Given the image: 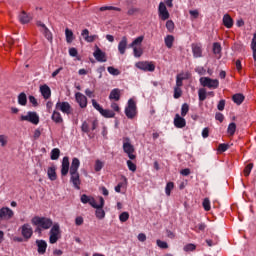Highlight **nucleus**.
<instances>
[{
	"label": "nucleus",
	"instance_id": "obj_50",
	"mask_svg": "<svg viewBox=\"0 0 256 256\" xmlns=\"http://www.w3.org/2000/svg\"><path fill=\"white\" fill-rule=\"evenodd\" d=\"M100 11H121V9L113 6H102L100 7Z\"/></svg>",
	"mask_w": 256,
	"mask_h": 256
},
{
	"label": "nucleus",
	"instance_id": "obj_48",
	"mask_svg": "<svg viewBox=\"0 0 256 256\" xmlns=\"http://www.w3.org/2000/svg\"><path fill=\"white\" fill-rule=\"evenodd\" d=\"M253 170V163L248 164L244 169L245 177H249L251 175V171Z\"/></svg>",
	"mask_w": 256,
	"mask_h": 256
},
{
	"label": "nucleus",
	"instance_id": "obj_33",
	"mask_svg": "<svg viewBox=\"0 0 256 256\" xmlns=\"http://www.w3.org/2000/svg\"><path fill=\"white\" fill-rule=\"evenodd\" d=\"M59 155H61V150H59V148H54L50 153V159L52 161H57V159H59Z\"/></svg>",
	"mask_w": 256,
	"mask_h": 256
},
{
	"label": "nucleus",
	"instance_id": "obj_22",
	"mask_svg": "<svg viewBox=\"0 0 256 256\" xmlns=\"http://www.w3.org/2000/svg\"><path fill=\"white\" fill-rule=\"evenodd\" d=\"M82 37L84 38V40L87 43H93V41H95V39H98L99 36L97 35H91L89 36V30L88 29H84L81 33Z\"/></svg>",
	"mask_w": 256,
	"mask_h": 256
},
{
	"label": "nucleus",
	"instance_id": "obj_58",
	"mask_svg": "<svg viewBox=\"0 0 256 256\" xmlns=\"http://www.w3.org/2000/svg\"><path fill=\"white\" fill-rule=\"evenodd\" d=\"M137 239L141 243H145V241H147V235H145V233H140L138 234Z\"/></svg>",
	"mask_w": 256,
	"mask_h": 256
},
{
	"label": "nucleus",
	"instance_id": "obj_6",
	"mask_svg": "<svg viewBox=\"0 0 256 256\" xmlns=\"http://www.w3.org/2000/svg\"><path fill=\"white\" fill-rule=\"evenodd\" d=\"M56 111H61L64 115H73V107L69 102L58 101L55 105Z\"/></svg>",
	"mask_w": 256,
	"mask_h": 256
},
{
	"label": "nucleus",
	"instance_id": "obj_43",
	"mask_svg": "<svg viewBox=\"0 0 256 256\" xmlns=\"http://www.w3.org/2000/svg\"><path fill=\"white\" fill-rule=\"evenodd\" d=\"M119 220L121 221V223H125V222L129 221V212H122L119 215Z\"/></svg>",
	"mask_w": 256,
	"mask_h": 256
},
{
	"label": "nucleus",
	"instance_id": "obj_46",
	"mask_svg": "<svg viewBox=\"0 0 256 256\" xmlns=\"http://www.w3.org/2000/svg\"><path fill=\"white\" fill-rule=\"evenodd\" d=\"M213 53H214V55L221 54V44H219L217 42L213 44Z\"/></svg>",
	"mask_w": 256,
	"mask_h": 256
},
{
	"label": "nucleus",
	"instance_id": "obj_29",
	"mask_svg": "<svg viewBox=\"0 0 256 256\" xmlns=\"http://www.w3.org/2000/svg\"><path fill=\"white\" fill-rule=\"evenodd\" d=\"M47 175L50 181H55L57 179V172L55 166L48 168Z\"/></svg>",
	"mask_w": 256,
	"mask_h": 256
},
{
	"label": "nucleus",
	"instance_id": "obj_37",
	"mask_svg": "<svg viewBox=\"0 0 256 256\" xmlns=\"http://www.w3.org/2000/svg\"><path fill=\"white\" fill-rule=\"evenodd\" d=\"M18 103L22 106L27 105V94H25V92H22L18 95Z\"/></svg>",
	"mask_w": 256,
	"mask_h": 256
},
{
	"label": "nucleus",
	"instance_id": "obj_14",
	"mask_svg": "<svg viewBox=\"0 0 256 256\" xmlns=\"http://www.w3.org/2000/svg\"><path fill=\"white\" fill-rule=\"evenodd\" d=\"M158 15L162 21H167V19H169V11L164 2H160L159 4Z\"/></svg>",
	"mask_w": 256,
	"mask_h": 256
},
{
	"label": "nucleus",
	"instance_id": "obj_11",
	"mask_svg": "<svg viewBox=\"0 0 256 256\" xmlns=\"http://www.w3.org/2000/svg\"><path fill=\"white\" fill-rule=\"evenodd\" d=\"M135 67H137V69H140L141 71H149L150 73H153V71H155V64H153V62H138L135 64Z\"/></svg>",
	"mask_w": 256,
	"mask_h": 256
},
{
	"label": "nucleus",
	"instance_id": "obj_41",
	"mask_svg": "<svg viewBox=\"0 0 256 256\" xmlns=\"http://www.w3.org/2000/svg\"><path fill=\"white\" fill-rule=\"evenodd\" d=\"M185 79V77L183 76V74H178L176 77V86L178 88L183 87V80Z\"/></svg>",
	"mask_w": 256,
	"mask_h": 256
},
{
	"label": "nucleus",
	"instance_id": "obj_18",
	"mask_svg": "<svg viewBox=\"0 0 256 256\" xmlns=\"http://www.w3.org/2000/svg\"><path fill=\"white\" fill-rule=\"evenodd\" d=\"M80 201L84 205H87V203H89V205H91V207H97V201L95 200V198L93 196H88L87 194H83L80 198Z\"/></svg>",
	"mask_w": 256,
	"mask_h": 256
},
{
	"label": "nucleus",
	"instance_id": "obj_53",
	"mask_svg": "<svg viewBox=\"0 0 256 256\" xmlns=\"http://www.w3.org/2000/svg\"><path fill=\"white\" fill-rule=\"evenodd\" d=\"M203 207H204L205 211H210L211 210V202L208 200V198L204 199Z\"/></svg>",
	"mask_w": 256,
	"mask_h": 256
},
{
	"label": "nucleus",
	"instance_id": "obj_54",
	"mask_svg": "<svg viewBox=\"0 0 256 256\" xmlns=\"http://www.w3.org/2000/svg\"><path fill=\"white\" fill-rule=\"evenodd\" d=\"M227 149H229V144H220L218 146L219 153H225V151H227Z\"/></svg>",
	"mask_w": 256,
	"mask_h": 256
},
{
	"label": "nucleus",
	"instance_id": "obj_31",
	"mask_svg": "<svg viewBox=\"0 0 256 256\" xmlns=\"http://www.w3.org/2000/svg\"><path fill=\"white\" fill-rule=\"evenodd\" d=\"M65 37H66V42L67 43H73L75 36L73 34V31L70 30L69 28L65 29Z\"/></svg>",
	"mask_w": 256,
	"mask_h": 256
},
{
	"label": "nucleus",
	"instance_id": "obj_19",
	"mask_svg": "<svg viewBox=\"0 0 256 256\" xmlns=\"http://www.w3.org/2000/svg\"><path fill=\"white\" fill-rule=\"evenodd\" d=\"M69 173V157L65 156L62 160L61 175L62 177L67 176Z\"/></svg>",
	"mask_w": 256,
	"mask_h": 256
},
{
	"label": "nucleus",
	"instance_id": "obj_34",
	"mask_svg": "<svg viewBox=\"0 0 256 256\" xmlns=\"http://www.w3.org/2000/svg\"><path fill=\"white\" fill-rule=\"evenodd\" d=\"M237 131V124H235V122H232L228 125L227 128V133L228 135H230L231 137H233V135H235V132Z\"/></svg>",
	"mask_w": 256,
	"mask_h": 256
},
{
	"label": "nucleus",
	"instance_id": "obj_5",
	"mask_svg": "<svg viewBox=\"0 0 256 256\" xmlns=\"http://www.w3.org/2000/svg\"><path fill=\"white\" fill-rule=\"evenodd\" d=\"M125 115L128 119H135L137 117V102L130 98L127 106L125 107Z\"/></svg>",
	"mask_w": 256,
	"mask_h": 256
},
{
	"label": "nucleus",
	"instance_id": "obj_24",
	"mask_svg": "<svg viewBox=\"0 0 256 256\" xmlns=\"http://www.w3.org/2000/svg\"><path fill=\"white\" fill-rule=\"evenodd\" d=\"M40 93L44 99L51 98V88H49L46 84L40 86Z\"/></svg>",
	"mask_w": 256,
	"mask_h": 256
},
{
	"label": "nucleus",
	"instance_id": "obj_35",
	"mask_svg": "<svg viewBox=\"0 0 256 256\" xmlns=\"http://www.w3.org/2000/svg\"><path fill=\"white\" fill-rule=\"evenodd\" d=\"M232 99L236 105H241V103L245 101V96H243V94H235L233 95Z\"/></svg>",
	"mask_w": 256,
	"mask_h": 256
},
{
	"label": "nucleus",
	"instance_id": "obj_44",
	"mask_svg": "<svg viewBox=\"0 0 256 256\" xmlns=\"http://www.w3.org/2000/svg\"><path fill=\"white\" fill-rule=\"evenodd\" d=\"M195 249H197V246H195V244H187L184 246L183 251H185L186 253H189L191 251H195Z\"/></svg>",
	"mask_w": 256,
	"mask_h": 256
},
{
	"label": "nucleus",
	"instance_id": "obj_7",
	"mask_svg": "<svg viewBox=\"0 0 256 256\" xmlns=\"http://www.w3.org/2000/svg\"><path fill=\"white\" fill-rule=\"evenodd\" d=\"M20 121H27L28 123H32V125H39V115L37 112H27L20 116Z\"/></svg>",
	"mask_w": 256,
	"mask_h": 256
},
{
	"label": "nucleus",
	"instance_id": "obj_64",
	"mask_svg": "<svg viewBox=\"0 0 256 256\" xmlns=\"http://www.w3.org/2000/svg\"><path fill=\"white\" fill-rule=\"evenodd\" d=\"M77 54H78V52H77V50L75 48H70L69 49V55L71 57H77Z\"/></svg>",
	"mask_w": 256,
	"mask_h": 256
},
{
	"label": "nucleus",
	"instance_id": "obj_39",
	"mask_svg": "<svg viewBox=\"0 0 256 256\" xmlns=\"http://www.w3.org/2000/svg\"><path fill=\"white\" fill-rule=\"evenodd\" d=\"M198 97L199 101H205V99H207V90H205V88L199 89Z\"/></svg>",
	"mask_w": 256,
	"mask_h": 256
},
{
	"label": "nucleus",
	"instance_id": "obj_13",
	"mask_svg": "<svg viewBox=\"0 0 256 256\" xmlns=\"http://www.w3.org/2000/svg\"><path fill=\"white\" fill-rule=\"evenodd\" d=\"M13 215H15V213L9 207H2L0 209V219L2 221H9V219H13Z\"/></svg>",
	"mask_w": 256,
	"mask_h": 256
},
{
	"label": "nucleus",
	"instance_id": "obj_45",
	"mask_svg": "<svg viewBox=\"0 0 256 256\" xmlns=\"http://www.w3.org/2000/svg\"><path fill=\"white\" fill-rule=\"evenodd\" d=\"M104 165L105 164L101 160H96L95 166H94L95 171L97 173H99V171H101V169H103Z\"/></svg>",
	"mask_w": 256,
	"mask_h": 256
},
{
	"label": "nucleus",
	"instance_id": "obj_12",
	"mask_svg": "<svg viewBox=\"0 0 256 256\" xmlns=\"http://www.w3.org/2000/svg\"><path fill=\"white\" fill-rule=\"evenodd\" d=\"M21 235L26 239V241H29L31 237H33V227H31V224H24L21 226Z\"/></svg>",
	"mask_w": 256,
	"mask_h": 256
},
{
	"label": "nucleus",
	"instance_id": "obj_60",
	"mask_svg": "<svg viewBox=\"0 0 256 256\" xmlns=\"http://www.w3.org/2000/svg\"><path fill=\"white\" fill-rule=\"evenodd\" d=\"M84 223V220L81 216H77L76 219H75V225H77L78 227L83 225Z\"/></svg>",
	"mask_w": 256,
	"mask_h": 256
},
{
	"label": "nucleus",
	"instance_id": "obj_63",
	"mask_svg": "<svg viewBox=\"0 0 256 256\" xmlns=\"http://www.w3.org/2000/svg\"><path fill=\"white\" fill-rule=\"evenodd\" d=\"M202 137L203 139H207V137H209V128H204L202 130Z\"/></svg>",
	"mask_w": 256,
	"mask_h": 256
},
{
	"label": "nucleus",
	"instance_id": "obj_52",
	"mask_svg": "<svg viewBox=\"0 0 256 256\" xmlns=\"http://www.w3.org/2000/svg\"><path fill=\"white\" fill-rule=\"evenodd\" d=\"M156 243L160 249H168L169 248V245L165 241L157 240Z\"/></svg>",
	"mask_w": 256,
	"mask_h": 256
},
{
	"label": "nucleus",
	"instance_id": "obj_2",
	"mask_svg": "<svg viewBox=\"0 0 256 256\" xmlns=\"http://www.w3.org/2000/svg\"><path fill=\"white\" fill-rule=\"evenodd\" d=\"M32 225H35L36 227H41V229H51L53 227V220L47 217H39V216H34L31 219Z\"/></svg>",
	"mask_w": 256,
	"mask_h": 256
},
{
	"label": "nucleus",
	"instance_id": "obj_8",
	"mask_svg": "<svg viewBox=\"0 0 256 256\" xmlns=\"http://www.w3.org/2000/svg\"><path fill=\"white\" fill-rule=\"evenodd\" d=\"M61 235V228L59 226V223L53 224L51 230H50V238L49 241L52 245L59 241V236Z\"/></svg>",
	"mask_w": 256,
	"mask_h": 256
},
{
	"label": "nucleus",
	"instance_id": "obj_59",
	"mask_svg": "<svg viewBox=\"0 0 256 256\" xmlns=\"http://www.w3.org/2000/svg\"><path fill=\"white\" fill-rule=\"evenodd\" d=\"M81 130L83 131V133H89V124H87V122H83Z\"/></svg>",
	"mask_w": 256,
	"mask_h": 256
},
{
	"label": "nucleus",
	"instance_id": "obj_17",
	"mask_svg": "<svg viewBox=\"0 0 256 256\" xmlns=\"http://www.w3.org/2000/svg\"><path fill=\"white\" fill-rule=\"evenodd\" d=\"M192 53L194 59L203 57V46L201 44H192Z\"/></svg>",
	"mask_w": 256,
	"mask_h": 256
},
{
	"label": "nucleus",
	"instance_id": "obj_42",
	"mask_svg": "<svg viewBox=\"0 0 256 256\" xmlns=\"http://www.w3.org/2000/svg\"><path fill=\"white\" fill-rule=\"evenodd\" d=\"M107 71H108V73H110V75H114V76L121 75V72L119 71V69H117L113 66H109L107 68Z\"/></svg>",
	"mask_w": 256,
	"mask_h": 256
},
{
	"label": "nucleus",
	"instance_id": "obj_16",
	"mask_svg": "<svg viewBox=\"0 0 256 256\" xmlns=\"http://www.w3.org/2000/svg\"><path fill=\"white\" fill-rule=\"evenodd\" d=\"M96 61H99L100 63H105L107 61V56L105 55V52L101 50V48L96 46V50L93 53Z\"/></svg>",
	"mask_w": 256,
	"mask_h": 256
},
{
	"label": "nucleus",
	"instance_id": "obj_62",
	"mask_svg": "<svg viewBox=\"0 0 256 256\" xmlns=\"http://www.w3.org/2000/svg\"><path fill=\"white\" fill-rule=\"evenodd\" d=\"M111 109H113V111H116V113H119V111H121V108L119 107V104L113 102L111 104Z\"/></svg>",
	"mask_w": 256,
	"mask_h": 256
},
{
	"label": "nucleus",
	"instance_id": "obj_36",
	"mask_svg": "<svg viewBox=\"0 0 256 256\" xmlns=\"http://www.w3.org/2000/svg\"><path fill=\"white\" fill-rule=\"evenodd\" d=\"M41 33H43L44 37L48 40V41H53V34L51 33V31L49 30V28H44V29H40Z\"/></svg>",
	"mask_w": 256,
	"mask_h": 256
},
{
	"label": "nucleus",
	"instance_id": "obj_27",
	"mask_svg": "<svg viewBox=\"0 0 256 256\" xmlns=\"http://www.w3.org/2000/svg\"><path fill=\"white\" fill-rule=\"evenodd\" d=\"M51 119L54 121V123H63V116H61V113L58 112L57 109L53 111Z\"/></svg>",
	"mask_w": 256,
	"mask_h": 256
},
{
	"label": "nucleus",
	"instance_id": "obj_57",
	"mask_svg": "<svg viewBox=\"0 0 256 256\" xmlns=\"http://www.w3.org/2000/svg\"><path fill=\"white\" fill-rule=\"evenodd\" d=\"M8 138L5 135H0V145L1 147H5L7 145Z\"/></svg>",
	"mask_w": 256,
	"mask_h": 256
},
{
	"label": "nucleus",
	"instance_id": "obj_51",
	"mask_svg": "<svg viewBox=\"0 0 256 256\" xmlns=\"http://www.w3.org/2000/svg\"><path fill=\"white\" fill-rule=\"evenodd\" d=\"M183 95V91L179 87L174 88V99H179Z\"/></svg>",
	"mask_w": 256,
	"mask_h": 256
},
{
	"label": "nucleus",
	"instance_id": "obj_32",
	"mask_svg": "<svg viewBox=\"0 0 256 256\" xmlns=\"http://www.w3.org/2000/svg\"><path fill=\"white\" fill-rule=\"evenodd\" d=\"M174 41H175V37L173 35H167L164 38V43L168 49H171V47H173Z\"/></svg>",
	"mask_w": 256,
	"mask_h": 256
},
{
	"label": "nucleus",
	"instance_id": "obj_56",
	"mask_svg": "<svg viewBox=\"0 0 256 256\" xmlns=\"http://www.w3.org/2000/svg\"><path fill=\"white\" fill-rule=\"evenodd\" d=\"M92 106L94 107V109H96V111H99V113H101V111L103 110V107H101V105H99V103H97L95 99L92 100Z\"/></svg>",
	"mask_w": 256,
	"mask_h": 256
},
{
	"label": "nucleus",
	"instance_id": "obj_9",
	"mask_svg": "<svg viewBox=\"0 0 256 256\" xmlns=\"http://www.w3.org/2000/svg\"><path fill=\"white\" fill-rule=\"evenodd\" d=\"M200 83L202 87H208V89H217V87H219V80L209 77L200 78Z\"/></svg>",
	"mask_w": 256,
	"mask_h": 256
},
{
	"label": "nucleus",
	"instance_id": "obj_1",
	"mask_svg": "<svg viewBox=\"0 0 256 256\" xmlns=\"http://www.w3.org/2000/svg\"><path fill=\"white\" fill-rule=\"evenodd\" d=\"M79 167H81V161H79V158H73L70 165V183H72L73 187L78 190L81 189Z\"/></svg>",
	"mask_w": 256,
	"mask_h": 256
},
{
	"label": "nucleus",
	"instance_id": "obj_23",
	"mask_svg": "<svg viewBox=\"0 0 256 256\" xmlns=\"http://www.w3.org/2000/svg\"><path fill=\"white\" fill-rule=\"evenodd\" d=\"M127 43V37L124 36L118 44V51L120 55H125V51H127Z\"/></svg>",
	"mask_w": 256,
	"mask_h": 256
},
{
	"label": "nucleus",
	"instance_id": "obj_40",
	"mask_svg": "<svg viewBox=\"0 0 256 256\" xmlns=\"http://www.w3.org/2000/svg\"><path fill=\"white\" fill-rule=\"evenodd\" d=\"M251 49L253 51V59L256 61V33L254 34L251 42Z\"/></svg>",
	"mask_w": 256,
	"mask_h": 256
},
{
	"label": "nucleus",
	"instance_id": "obj_4",
	"mask_svg": "<svg viewBox=\"0 0 256 256\" xmlns=\"http://www.w3.org/2000/svg\"><path fill=\"white\" fill-rule=\"evenodd\" d=\"M144 36H139L129 45L131 49H133L134 57L139 58L143 55V48L141 47L143 43Z\"/></svg>",
	"mask_w": 256,
	"mask_h": 256
},
{
	"label": "nucleus",
	"instance_id": "obj_61",
	"mask_svg": "<svg viewBox=\"0 0 256 256\" xmlns=\"http://www.w3.org/2000/svg\"><path fill=\"white\" fill-rule=\"evenodd\" d=\"M218 111H223L225 109V100H220L217 106Z\"/></svg>",
	"mask_w": 256,
	"mask_h": 256
},
{
	"label": "nucleus",
	"instance_id": "obj_25",
	"mask_svg": "<svg viewBox=\"0 0 256 256\" xmlns=\"http://www.w3.org/2000/svg\"><path fill=\"white\" fill-rule=\"evenodd\" d=\"M36 245L38 247V253L40 255H45V252L47 251V242L44 240H37Z\"/></svg>",
	"mask_w": 256,
	"mask_h": 256
},
{
	"label": "nucleus",
	"instance_id": "obj_21",
	"mask_svg": "<svg viewBox=\"0 0 256 256\" xmlns=\"http://www.w3.org/2000/svg\"><path fill=\"white\" fill-rule=\"evenodd\" d=\"M18 19L22 25H26V23H30L33 18L31 15L27 14V12L22 11L18 16Z\"/></svg>",
	"mask_w": 256,
	"mask_h": 256
},
{
	"label": "nucleus",
	"instance_id": "obj_55",
	"mask_svg": "<svg viewBox=\"0 0 256 256\" xmlns=\"http://www.w3.org/2000/svg\"><path fill=\"white\" fill-rule=\"evenodd\" d=\"M166 28L168 29V31H173L175 29V23H173L172 20H168L166 22Z\"/></svg>",
	"mask_w": 256,
	"mask_h": 256
},
{
	"label": "nucleus",
	"instance_id": "obj_10",
	"mask_svg": "<svg viewBox=\"0 0 256 256\" xmlns=\"http://www.w3.org/2000/svg\"><path fill=\"white\" fill-rule=\"evenodd\" d=\"M98 199L100 203L92 207L96 209L95 215L97 219H105V210H103V207H105V199H103L102 196L98 197Z\"/></svg>",
	"mask_w": 256,
	"mask_h": 256
},
{
	"label": "nucleus",
	"instance_id": "obj_30",
	"mask_svg": "<svg viewBox=\"0 0 256 256\" xmlns=\"http://www.w3.org/2000/svg\"><path fill=\"white\" fill-rule=\"evenodd\" d=\"M100 114L102 115V117H105L106 119H113V117H115V112L109 109L102 108Z\"/></svg>",
	"mask_w": 256,
	"mask_h": 256
},
{
	"label": "nucleus",
	"instance_id": "obj_3",
	"mask_svg": "<svg viewBox=\"0 0 256 256\" xmlns=\"http://www.w3.org/2000/svg\"><path fill=\"white\" fill-rule=\"evenodd\" d=\"M122 149L126 155H128V158L133 161L134 159H137V156L135 155V146L131 144V139L129 137L123 138V145Z\"/></svg>",
	"mask_w": 256,
	"mask_h": 256
},
{
	"label": "nucleus",
	"instance_id": "obj_20",
	"mask_svg": "<svg viewBox=\"0 0 256 256\" xmlns=\"http://www.w3.org/2000/svg\"><path fill=\"white\" fill-rule=\"evenodd\" d=\"M174 125L177 127V129H183V127L187 125V122L185 121V118L181 117L179 114H176L174 118Z\"/></svg>",
	"mask_w": 256,
	"mask_h": 256
},
{
	"label": "nucleus",
	"instance_id": "obj_26",
	"mask_svg": "<svg viewBox=\"0 0 256 256\" xmlns=\"http://www.w3.org/2000/svg\"><path fill=\"white\" fill-rule=\"evenodd\" d=\"M222 21L223 25L226 26L227 29H231V27H233V18H231V15L224 14Z\"/></svg>",
	"mask_w": 256,
	"mask_h": 256
},
{
	"label": "nucleus",
	"instance_id": "obj_49",
	"mask_svg": "<svg viewBox=\"0 0 256 256\" xmlns=\"http://www.w3.org/2000/svg\"><path fill=\"white\" fill-rule=\"evenodd\" d=\"M126 163L129 171H132L133 173L137 171V165H135V163H133L131 160H128Z\"/></svg>",
	"mask_w": 256,
	"mask_h": 256
},
{
	"label": "nucleus",
	"instance_id": "obj_47",
	"mask_svg": "<svg viewBox=\"0 0 256 256\" xmlns=\"http://www.w3.org/2000/svg\"><path fill=\"white\" fill-rule=\"evenodd\" d=\"M187 113H189V104L184 103L181 107V116L185 117V115H187Z\"/></svg>",
	"mask_w": 256,
	"mask_h": 256
},
{
	"label": "nucleus",
	"instance_id": "obj_15",
	"mask_svg": "<svg viewBox=\"0 0 256 256\" xmlns=\"http://www.w3.org/2000/svg\"><path fill=\"white\" fill-rule=\"evenodd\" d=\"M75 99L81 109L87 107V96L83 95L81 92H77L75 94Z\"/></svg>",
	"mask_w": 256,
	"mask_h": 256
},
{
	"label": "nucleus",
	"instance_id": "obj_28",
	"mask_svg": "<svg viewBox=\"0 0 256 256\" xmlns=\"http://www.w3.org/2000/svg\"><path fill=\"white\" fill-rule=\"evenodd\" d=\"M109 99H113L114 101H119L121 99V90L119 88H115L110 92Z\"/></svg>",
	"mask_w": 256,
	"mask_h": 256
},
{
	"label": "nucleus",
	"instance_id": "obj_38",
	"mask_svg": "<svg viewBox=\"0 0 256 256\" xmlns=\"http://www.w3.org/2000/svg\"><path fill=\"white\" fill-rule=\"evenodd\" d=\"M174 187H175V184L173 182H168L166 184L165 193H166L167 197L171 196V191H173Z\"/></svg>",
	"mask_w": 256,
	"mask_h": 256
}]
</instances>
